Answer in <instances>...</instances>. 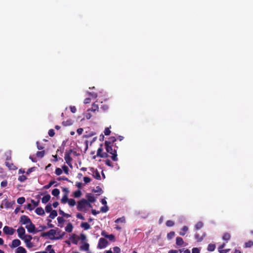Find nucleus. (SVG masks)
<instances>
[{
	"label": "nucleus",
	"mask_w": 253,
	"mask_h": 253,
	"mask_svg": "<svg viewBox=\"0 0 253 253\" xmlns=\"http://www.w3.org/2000/svg\"><path fill=\"white\" fill-rule=\"evenodd\" d=\"M73 226L71 223H68L65 227V231L67 232L70 233L72 231Z\"/></svg>",
	"instance_id": "21"
},
{
	"label": "nucleus",
	"mask_w": 253,
	"mask_h": 253,
	"mask_svg": "<svg viewBox=\"0 0 253 253\" xmlns=\"http://www.w3.org/2000/svg\"><path fill=\"white\" fill-rule=\"evenodd\" d=\"M203 226V223L201 221H199L195 225V228L197 230L201 229Z\"/></svg>",
	"instance_id": "39"
},
{
	"label": "nucleus",
	"mask_w": 253,
	"mask_h": 253,
	"mask_svg": "<svg viewBox=\"0 0 253 253\" xmlns=\"http://www.w3.org/2000/svg\"><path fill=\"white\" fill-rule=\"evenodd\" d=\"M62 124L64 126H70L73 124V121L71 119H69L66 121H63L62 123Z\"/></svg>",
	"instance_id": "23"
},
{
	"label": "nucleus",
	"mask_w": 253,
	"mask_h": 253,
	"mask_svg": "<svg viewBox=\"0 0 253 253\" xmlns=\"http://www.w3.org/2000/svg\"><path fill=\"white\" fill-rule=\"evenodd\" d=\"M47 233L48 236L50 239V237H55L54 235L56 234V230L55 229H50Z\"/></svg>",
	"instance_id": "24"
},
{
	"label": "nucleus",
	"mask_w": 253,
	"mask_h": 253,
	"mask_svg": "<svg viewBox=\"0 0 253 253\" xmlns=\"http://www.w3.org/2000/svg\"><path fill=\"white\" fill-rule=\"evenodd\" d=\"M45 154L44 151H38L37 152L36 155L39 158H42Z\"/></svg>",
	"instance_id": "40"
},
{
	"label": "nucleus",
	"mask_w": 253,
	"mask_h": 253,
	"mask_svg": "<svg viewBox=\"0 0 253 253\" xmlns=\"http://www.w3.org/2000/svg\"><path fill=\"white\" fill-rule=\"evenodd\" d=\"M192 253H200V250L197 248H194L192 250Z\"/></svg>",
	"instance_id": "64"
},
{
	"label": "nucleus",
	"mask_w": 253,
	"mask_h": 253,
	"mask_svg": "<svg viewBox=\"0 0 253 253\" xmlns=\"http://www.w3.org/2000/svg\"><path fill=\"white\" fill-rule=\"evenodd\" d=\"M57 221L59 223L61 224V223H62L63 222H64V219L62 216H59L57 218Z\"/></svg>",
	"instance_id": "57"
},
{
	"label": "nucleus",
	"mask_w": 253,
	"mask_h": 253,
	"mask_svg": "<svg viewBox=\"0 0 253 253\" xmlns=\"http://www.w3.org/2000/svg\"><path fill=\"white\" fill-rule=\"evenodd\" d=\"M253 246V242L252 241H249L248 242L245 243V247L246 248H250Z\"/></svg>",
	"instance_id": "49"
},
{
	"label": "nucleus",
	"mask_w": 253,
	"mask_h": 253,
	"mask_svg": "<svg viewBox=\"0 0 253 253\" xmlns=\"http://www.w3.org/2000/svg\"><path fill=\"white\" fill-rule=\"evenodd\" d=\"M60 194V191L58 189H54L52 191V194L54 196H58Z\"/></svg>",
	"instance_id": "38"
},
{
	"label": "nucleus",
	"mask_w": 253,
	"mask_h": 253,
	"mask_svg": "<svg viewBox=\"0 0 253 253\" xmlns=\"http://www.w3.org/2000/svg\"><path fill=\"white\" fill-rule=\"evenodd\" d=\"M27 179V177L24 175L19 176L18 178V180L21 182L25 181Z\"/></svg>",
	"instance_id": "45"
},
{
	"label": "nucleus",
	"mask_w": 253,
	"mask_h": 253,
	"mask_svg": "<svg viewBox=\"0 0 253 253\" xmlns=\"http://www.w3.org/2000/svg\"><path fill=\"white\" fill-rule=\"evenodd\" d=\"M99 109L98 106L97 104H96L95 103H93L92 104L91 108L90 109H88L87 110V111H92V112H95L96 111H98Z\"/></svg>",
	"instance_id": "18"
},
{
	"label": "nucleus",
	"mask_w": 253,
	"mask_h": 253,
	"mask_svg": "<svg viewBox=\"0 0 253 253\" xmlns=\"http://www.w3.org/2000/svg\"><path fill=\"white\" fill-rule=\"evenodd\" d=\"M5 164L6 166H7L10 169H16L15 166L12 163H10L8 162H6L5 163Z\"/></svg>",
	"instance_id": "29"
},
{
	"label": "nucleus",
	"mask_w": 253,
	"mask_h": 253,
	"mask_svg": "<svg viewBox=\"0 0 253 253\" xmlns=\"http://www.w3.org/2000/svg\"><path fill=\"white\" fill-rule=\"evenodd\" d=\"M104 133L105 134V135H109L111 133V131L110 130V128L109 127H106L105 128L104 131Z\"/></svg>",
	"instance_id": "51"
},
{
	"label": "nucleus",
	"mask_w": 253,
	"mask_h": 253,
	"mask_svg": "<svg viewBox=\"0 0 253 253\" xmlns=\"http://www.w3.org/2000/svg\"><path fill=\"white\" fill-rule=\"evenodd\" d=\"M86 197L87 199V201L90 203H94L96 199L94 196L91 194H88L86 195Z\"/></svg>",
	"instance_id": "13"
},
{
	"label": "nucleus",
	"mask_w": 253,
	"mask_h": 253,
	"mask_svg": "<svg viewBox=\"0 0 253 253\" xmlns=\"http://www.w3.org/2000/svg\"><path fill=\"white\" fill-rule=\"evenodd\" d=\"M204 236L205 234L202 236H200L198 234H196L195 235V238L196 239L197 242H201L203 240Z\"/></svg>",
	"instance_id": "33"
},
{
	"label": "nucleus",
	"mask_w": 253,
	"mask_h": 253,
	"mask_svg": "<svg viewBox=\"0 0 253 253\" xmlns=\"http://www.w3.org/2000/svg\"><path fill=\"white\" fill-rule=\"evenodd\" d=\"M48 135L50 136V137H53L54 134H55V132H54V130L53 129H50L48 130Z\"/></svg>",
	"instance_id": "53"
},
{
	"label": "nucleus",
	"mask_w": 253,
	"mask_h": 253,
	"mask_svg": "<svg viewBox=\"0 0 253 253\" xmlns=\"http://www.w3.org/2000/svg\"><path fill=\"white\" fill-rule=\"evenodd\" d=\"M68 196L66 194V195H64L61 200V202L62 203V204H65L66 203L68 202Z\"/></svg>",
	"instance_id": "34"
},
{
	"label": "nucleus",
	"mask_w": 253,
	"mask_h": 253,
	"mask_svg": "<svg viewBox=\"0 0 253 253\" xmlns=\"http://www.w3.org/2000/svg\"><path fill=\"white\" fill-rule=\"evenodd\" d=\"M81 227L84 230H88L90 228L89 224L87 222H82Z\"/></svg>",
	"instance_id": "25"
},
{
	"label": "nucleus",
	"mask_w": 253,
	"mask_h": 253,
	"mask_svg": "<svg viewBox=\"0 0 253 253\" xmlns=\"http://www.w3.org/2000/svg\"><path fill=\"white\" fill-rule=\"evenodd\" d=\"M56 230V235H58V236L50 237V239H51V240L61 239L65 235V232H61V231L60 230H59L58 228H57Z\"/></svg>",
	"instance_id": "7"
},
{
	"label": "nucleus",
	"mask_w": 253,
	"mask_h": 253,
	"mask_svg": "<svg viewBox=\"0 0 253 253\" xmlns=\"http://www.w3.org/2000/svg\"><path fill=\"white\" fill-rule=\"evenodd\" d=\"M87 204V200L83 199L78 202L77 206V209L79 211H82L86 212L88 209V208H87L86 206Z\"/></svg>",
	"instance_id": "2"
},
{
	"label": "nucleus",
	"mask_w": 253,
	"mask_h": 253,
	"mask_svg": "<svg viewBox=\"0 0 253 253\" xmlns=\"http://www.w3.org/2000/svg\"><path fill=\"white\" fill-rule=\"evenodd\" d=\"M55 173L57 175H60L62 173V170L60 168H57L55 169Z\"/></svg>",
	"instance_id": "47"
},
{
	"label": "nucleus",
	"mask_w": 253,
	"mask_h": 253,
	"mask_svg": "<svg viewBox=\"0 0 253 253\" xmlns=\"http://www.w3.org/2000/svg\"><path fill=\"white\" fill-rule=\"evenodd\" d=\"M26 243V246L28 248H32L33 246V243L29 241V242H25Z\"/></svg>",
	"instance_id": "62"
},
{
	"label": "nucleus",
	"mask_w": 253,
	"mask_h": 253,
	"mask_svg": "<svg viewBox=\"0 0 253 253\" xmlns=\"http://www.w3.org/2000/svg\"><path fill=\"white\" fill-rule=\"evenodd\" d=\"M188 230V228L186 226H183L179 232V235L181 236H184Z\"/></svg>",
	"instance_id": "20"
},
{
	"label": "nucleus",
	"mask_w": 253,
	"mask_h": 253,
	"mask_svg": "<svg viewBox=\"0 0 253 253\" xmlns=\"http://www.w3.org/2000/svg\"><path fill=\"white\" fill-rule=\"evenodd\" d=\"M106 238L109 239L110 241H114L115 240V236L113 234L108 235Z\"/></svg>",
	"instance_id": "55"
},
{
	"label": "nucleus",
	"mask_w": 253,
	"mask_h": 253,
	"mask_svg": "<svg viewBox=\"0 0 253 253\" xmlns=\"http://www.w3.org/2000/svg\"><path fill=\"white\" fill-rule=\"evenodd\" d=\"M93 176L95 178H96L97 180L101 179V176H100V173L97 169H96V170L94 171Z\"/></svg>",
	"instance_id": "31"
},
{
	"label": "nucleus",
	"mask_w": 253,
	"mask_h": 253,
	"mask_svg": "<svg viewBox=\"0 0 253 253\" xmlns=\"http://www.w3.org/2000/svg\"><path fill=\"white\" fill-rule=\"evenodd\" d=\"M116 141V138L114 136H111L108 138V140H106L104 142L105 145H113V143Z\"/></svg>",
	"instance_id": "12"
},
{
	"label": "nucleus",
	"mask_w": 253,
	"mask_h": 253,
	"mask_svg": "<svg viewBox=\"0 0 253 253\" xmlns=\"http://www.w3.org/2000/svg\"><path fill=\"white\" fill-rule=\"evenodd\" d=\"M125 221H126V219H125V217L124 216H123L122 217L119 218L117 219L115 221V222L116 223H119V222L125 223Z\"/></svg>",
	"instance_id": "35"
},
{
	"label": "nucleus",
	"mask_w": 253,
	"mask_h": 253,
	"mask_svg": "<svg viewBox=\"0 0 253 253\" xmlns=\"http://www.w3.org/2000/svg\"><path fill=\"white\" fill-rule=\"evenodd\" d=\"M103 144H101L97 150L96 156L102 158H106L109 157V155L107 154V153L103 152Z\"/></svg>",
	"instance_id": "4"
},
{
	"label": "nucleus",
	"mask_w": 253,
	"mask_h": 253,
	"mask_svg": "<svg viewBox=\"0 0 253 253\" xmlns=\"http://www.w3.org/2000/svg\"><path fill=\"white\" fill-rule=\"evenodd\" d=\"M3 232L6 235H12L14 234L15 230L8 226H5L3 228Z\"/></svg>",
	"instance_id": "8"
},
{
	"label": "nucleus",
	"mask_w": 253,
	"mask_h": 253,
	"mask_svg": "<svg viewBox=\"0 0 253 253\" xmlns=\"http://www.w3.org/2000/svg\"><path fill=\"white\" fill-rule=\"evenodd\" d=\"M16 253H27V251L23 247H18L15 251Z\"/></svg>",
	"instance_id": "19"
},
{
	"label": "nucleus",
	"mask_w": 253,
	"mask_h": 253,
	"mask_svg": "<svg viewBox=\"0 0 253 253\" xmlns=\"http://www.w3.org/2000/svg\"><path fill=\"white\" fill-rule=\"evenodd\" d=\"M35 212L39 215H43L45 214L44 211L41 207L37 208L35 210Z\"/></svg>",
	"instance_id": "14"
},
{
	"label": "nucleus",
	"mask_w": 253,
	"mask_h": 253,
	"mask_svg": "<svg viewBox=\"0 0 253 253\" xmlns=\"http://www.w3.org/2000/svg\"><path fill=\"white\" fill-rule=\"evenodd\" d=\"M76 217L80 219L81 220H84V217L83 216V215L81 213H78L76 215Z\"/></svg>",
	"instance_id": "60"
},
{
	"label": "nucleus",
	"mask_w": 253,
	"mask_h": 253,
	"mask_svg": "<svg viewBox=\"0 0 253 253\" xmlns=\"http://www.w3.org/2000/svg\"><path fill=\"white\" fill-rule=\"evenodd\" d=\"M105 164L107 165L108 166H109L111 168L113 167V165L112 163L111 162V161L109 159H106L104 161Z\"/></svg>",
	"instance_id": "46"
},
{
	"label": "nucleus",
	"mask_w": 253,
	"mask_h": 253,
	"mask_svg": "<svg viewBox=\"0 0 253 253\" xmlns=\"http://www.w3.org/2000/svg\"><path fill=\"white\" fill-rule=\"evenodd\" d=\"M109 210L108 206H105L100 209V211L102 212H106Z\"/></svg>",
	"instance_id": "50"
},
{
	"label": "nucleus",
	"mask_w": 253,
	"mask_h": 253,
	"mask_svg": "<svg viewBox=\"0 0 253 253\" xmlns=\"http://www.w3.org/2000/svg\"><path fill=\"white\" fill-rule=\"evenodd\" d=\"M25 201V199L23 197H20L18 198L17 202L19 204H23Z\"/></svg>",
	"instance_id": "44"
},
{
	"label": "nucleus",
	"mask_w": 253,
	"mask_h": 253,
	"mask_svg": "<svg viewBox=\"0 0 253 253\" xmlns=\"http://www.w3.org/2000/svg\"><path fill=\"white\" fill-rule=\"evenodd\" d=\"M231 236L230 234L228 233H225L223 234L222 236V239L225 240L227 242L230 239Z\"/></svg>",
	"instance_id": "26"
},
{
	"label": "nucleus",
	"mask_w": 253,
	"mask_h": 253,
	"mask_svg": "<svg viewBox=\"0 0 253 253\" xmlns=\"http://www.w3.org/2000/svg\"><path fill=\"white\" fill-rule=\"evenodd\" d=\"M68 204L71 207H73L76 205V201L73 199H69L68 201Z\"/></svg>",
	"instance_id": "36"
},
{
	"label": "nucleus",
	"mask_w": 253,
	"mask_h": 253,
	"mask_svg": "<svg viewBox=\"0 0 253 253\" xmlns=\"http://www.w3.org/2000/svg\"><path fill=\"white\" fill-rule=\"evenodd\" d=\"M47 220V226L49 228H53V227H54L53 224L51 223V220L48 219Z\"/></svg>",
	"instance_id": "58"
},
{
	"label": "nucleus",
	"mask_w": 253,
	"mask_h": 253,
	"mask_svg": "<svg viewBox=\"0 0 253 253\" xmlns=\"http://www.w3.org/2000/svg\"><path fill=\"white\" fill-rule=\"evenodd\" d=\"M55 182L54 181H51L48 184L44 185L43 188L44 189H49L53 184H54Z\"/></svg>",
	"instance_id": "37"
},
{
	"label": "nucleus",
	"mask_w": 253,
	"mask_h": 253,
	"mask_svg": "<svg viewBox=\"0 0 253 253\" xmlns=\"http://www.w3.org/2000/svg\"><path fill=\"white\" fill-rule=\"evenodd\" d=\"M31 202L33 204V207L34 208L38 207L40 203L39 200H38V201H35L33 199H31Z\"/></svg>",
	"instance_id": "48"
},
{
	"label": "nucleus",
	"mask_w": 253,
	"mask_h": 253,
	"mask_svg": "<svg viewBox=\"0 0 253 253\" xmlns=\"http://www.w3.org/2000/svg\"><path fill=\"white\" fill-rule=\"evenodd\" d=\"M57 216V211L56 210H53L50 212V213L49 215V217L51 219H54Z\"/></svg>",
	"instance_id": "27"
},
{
	"label": "nucleus",
	"mask_w": 253,
	"mask_h": 253,
	"mask_svg": "<svg viewBox=\"0 0 253 253\" xmlns=\"http://www.w3.org/2000/svg\"><path fill=\"white\" fill-rule=\"evenodd\" d=\"M114 253H120L121 250L118 247H115L113 248Z\"/></svg>",
	"instance_id": "54"
},
{
	"label": "nucleus",
	"mask_w": 253,
	"mask_h": 253,
	"mask_svg": "<svg viewBox=\"0 0 253 253\" xmlns=\"http://www.w3.org/2000/svg\"><path fill=\"white\" fill-rule=\"evenodd\" d=\"M26 208L29 211H32L35 208L31 204H28Z\"/></svg>",
	"instance_id": "63"
},
{
	"label": "nucleus",
	"mask_w": 253,
	"mask_h": 253,
	"mask_svg": "<svg viewBox=\"0 0 253 253\" xmlns=\"http://www.w3.org/2000/svg\"><path fill=\"white\" fill-rule=\"evenodd\" d=\"M21 243V241L19 239H14L12 241L11 244L9 245V246L12 249L18 248L20 247Z\"/></svg>",
	"instance_id": "11"
},
{
	"label": "nucleus",
	"mask_w": 253,
	"mask_h": 253,
	"mask_svg": "<svg viewBox=\"0 0 253 253\" xmlns=\"http://www.w3.org/2000/svg\"><path fill=\"white\" fill-rule=\"evenodd\" d=\"M17 232L18 233V237L21 239H23L24 236L25 235V230L24 228L22 226L19 227L17 230Z\"/></svg>",
	"instance_id": "10"
},
{
	"label": "nucleus",
	"mask_w": 253,
	"mask_h": 253,
	"mask_svg": "<svg viewBox=\"0 0 253 253\" xmlns=\"http://www.w3.org/2000/svg\"><path fill=\"white\" fill-rule=\"evenodd\" d=\"M52 210V205L51 204H48L45 207V211L46 212H50Z\"/></svg>",
	"instance_id": "32"
},
{
	"label": "nucleus",
	"mask_w": 253,
	"mask_h": 253,
	"mask_svg": "<svg viewBox=\"0 0 253 253\" xmlns=\"http://www.w3.org/2000/svg\"><path fill=\"white\" fill-rule=\"evenodd\" d=\"M175 233L173 231H171L167 234V238L169 240L171 239L174 236Z\"/></svg>",
	"instance_id": "43"
},
{
	"label": "nucleus",
	"mask_w": 253,
	"mask_h": 253,
	"mask_svg": "<svg viewBox=\"0 0 253 253\" xmlns=\"http://www.w3.org/2000/svg\"><path fill=\"white\" fill-rule=\"evenodd\" d=\"M81 195H82V192L79 190L76 191L74 192V196L75 198H79V197H81Z\"/></svg>",
	"instance_id": "42"
},
{
	"label": "nucleus",
	"mask_w": 253,
	"mask_h": 253,
	"mask_svg": "<svg viewBox=\"0 0 253 253\" xmlns=\"http://www.w3.org/2000/svg\"><path fill=\"white\" fill-rule=\"evenodd\" d=\"M31 222L30 218L27 215H23L20 217V222L22 224H28Z\"/></svg>",
	"instance_id": "9"
},
{
	"label": "nucleus",
	"mask_w": 253,
	"mask_h": 253,
	"mask_svg": "<svg viewBox=\"0 0 253 253\" xmlns=\"http://www.w3.org/2000/svg\"><path fill=\"white\" fill-rule=\"evenodd\" d=\"M70 239L72 240V242L76 245L77 244L78 242L80 240L79 238L77 237L75 234L72 235Z\"/></svg>",
	"instance_id": "16"
},
{
	"label": "nucleus",
	"mask_w": 253,
	"mask_h": 253,
	"mask_svg": "<svg viewBox=\"0 0 253 253\" xmlns=\"http://www.w3.org/2000/svg\"><path fill=\"white\" fill-rule=\"evenodd\" d=\"M105 149L107 151L106 153H109L112 155L111 158L113 161L116 162L118 160L117 150L115 148H113V145H105Z\"/></svg>",
	"instance_id": "1"
},
{
	"label": "nucleus",
	"mask_w": 253,
	"mask_h": 253,
	"mask_svg": "<svg viewBox=\"0 0 253 253\" xmlns=\"http://www.w3.org/2000/svg\"><path fill=\"white\" fill-rule=\"evenodd\" d=\"M70 110H71V112L73 113H75L77 110H76V108L75 106H71L70 107Z\"/></svg>",
	"instance_id": "61"
},
{
	"label": "nucleus",
	"mask_w": 253,
	"mask_h": 253,
	"mask_svg": "<svg viewBox=\"0 0 253 253\" xmlns=\"http://www.w3.org/2000/svg\"><path fill=\"white\" fill-rule=\"evenodd\" d=\"M96 189H93L92 191L94 193L96 192H102V189L99 186H97L96 188Z\"/></svg>",
	"instance_id": "59"
},
{
	"label": "nucleus",
	"mask_w": 253,
	"mask_h": 253,
	"mask_svg": "<svg viewBox=\"0 0 253 253\" xmlns=\"http://www.w3.org/2000/svg\"><path fill=\"white\" fill-rule=\"evenodd\" d=\"M108 244V242L106 239L103 238H101L99 240L97 248L99 249L105 248L107 247Z\"/></svg>",
	"instance_id": "5"
},
{
	"label": "nucleus",
	"mask_w": 253,
	"mask_h": 253,
	"mask_svg": "<svg viewBox=\"0 0 253 253\" xmlns=\"http://www.w3.org/2000/svg\"><path fill=\"white\" fill-rule=\"evenodd\" d=\"M25 227L29 233H35L38 232L36 229L35 225L32 222V221L28 224L26 225Z\"/></svg>",
	"instance_id": "6"
},
{
	"label": "nucleus",
	"mask_w": 253,
	"mask_h": 253,
	"mask_svg": "<svg viewBox=\"0 0 253 253\" xmlns=\"http://www.w3.org/2000/svg\"><path fill=\"white\" fill-rule=\"evenodd\" d=\"M73 152L72 149H70L69 150H66L65 153L64 159L67 164L71 168H72V161L73 160L71 154Z\"/></svg>",
	"instance_id": "3"
},
{
	"label": "nucleus",
	"mask_w": 253,
	"mask_h": 253,
	"mask_svg": "<svg viewBox=\"0 0 253 253\" xmlns=\"http://www.w3.org/2000/svg\"><path fill=\"white\" fill-rule=\"evenodd\" d=\"M50 196L49 194H47L45 196H43L42 199V202L43 204H46L47 203L50 199Z\"/></svg>",
	"instance_id": "17"
},
{
	"label": "nucleus",
	"mask_w": 253,
	"mask_h": 253,
	"mask_svg": "<svg viewBox=\"0 0 253 253\" xmlns=\"http://www.w3.org/2000/svg\"><path fill=\"white\" fill-rule=\"evenodd\" d=\"M89 244L85 243L83 245L80 247V250L82 251H88L89 250Z\"/></svg>",
	"instance_id": "22"
},
{
	"label": "nucleus",
	"mask_w": 253,
	"mask_h": 253,
	"mask_svg": "<svg viewBox=\"0 0 253 253\" xmlns=\"http://www.w3.org/2000/svg\"><path fill=\"white\" fill-rule=\"evenodd\" d=\"M62 169H63V170L64 171V172L66 173V174H68V172H69V169L68 168V167L66 165H64L62 166Z\"/></svg>",
	"instance_id": "52"
},
{
	"label": "nucleus",
	"mask_w": 253,
	"mask_h": 253,
	"mask_svg": "<svg viewBox=\"0 0 253 253\" xmlns=\"http://www.w3.org/2000/svg\"><path fill=\"white\" fill-rule=\"evenodd\" d=\"M166 225L168 227H172L174 225V222L172 220H168L166 223Z\"/></svg>",
	"instance_id": "41"
},
{
	"label": "nucleus",
	"mask_w": 253,
	"mask_h": 253,
	"mask_svg": "<svg viewBox=\"0 0 253 253\" xmlns=\"http://www.w3.org/2000/svg\"><path fill=\"white\" fill-rule=\"evenodd\" d=\"M215 249V245L213 244H210L208 246V250L210 252L213 251Z\"/></svg>",
	"instance_id": "30"
},
{
	"label": "nucleus",
	"mask_w": 253,
	"mask_h": 253,
	"mask_svg": "<svg viewBox=\"0 0 253 253\" xmlns=\"http://www.w3.org/2000/svg\"><path fill=\"white\" fill-rule=\"evenodd\" d=\"M88 94L91 96L93 98H96L97 97V94L95 92H88Z\"/></svg>",
	"instance_id": "56"
},
{
	"label": "nucleus",
	"mask_w": 253,
	"mask_h": 253,
	"mask_svg": "<svg viewBox=\"0 0 253 253\" xmlns=\"http://www.w3.org/2000/svg\"><path fill=\"white\" fill-rule=\"evenodd\" d=\"M184 242L181 237H177L176 238V244L177 246H181L183 245Z\"/></svg>",
	"instance_id": "15"
},
{
	"label": "nucleus",
	"mask_w": 253,
	"mask_h": 253,
	"mask_svg": "<svg viewBox=\"0 0 253 253\" xmlns=\"http://www.w3.org/2000/svg\"><path fill=\"white\" fill-rule=\"evenodd\" d=\"M32 239V237L30 235H25L24 236V239H22V240H24L25 242H29V241H31Z\"/></svg>",
	"instance_id": "28"
}]
</instances>
